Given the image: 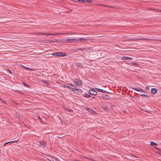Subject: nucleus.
<instances>
[{
	"instance_id": "nucleus-6",
	"label": "nucleus",
	"mask_w": 161,
	"mask_h": 161,
	"mask_svg": "<svg viewBox=\"0 0 161 161\" xmlns=\"http://www.w3.org/2000/svg\"><path fill=\"white\" fill-rule=\"evenodd\" d=\"M39 34H41V35H61L60 33H54V34H52V33H40Z\"/></svg>"
},
{
	"instance_id": "nucleus-30",
	"label": "nucleus",
	"mask_w": 161,
	"mask_h": 161,
	"mask_svg": "<svg viewBox=\"0 0 161 161\" xmlns=\"http://www.w3.org/2000/svg\"><path fill=\"white\" fill-rule=\"evenodd\" d=\"M68 33H60V34H61V35H63V34H68Z\"/></svg>"
},
{
	"instance_id": "nucleus-28",
	"label": "nucleus",
	"mask_w": 161,
	"mask_h": 161,
	"mask_svg": "<svg viewBox=\"0 0 161 161\" xmlns=\"http://www.w3.org/2000/svg\"><path fill=\"white\" fill-rule=\"evenodd\" d=\"M85 0H78V1H79V2H82L83 3H85Z\"/></svg>"
},
{
	"instance_id": "nucleus-25",
	"label": "nucleus",
	"mask_w": 161,
	"mask_h": 161,
	"mask_svg": "<svg viewBox=\"0 0 161 161\" xmlns=\"http://www.w3.org/2000/svg\"><path fill=\"white\" fill-rule=\"evenodd\" d=\"M53 161H59V160L58 159L54 158L53 160Z\"/></svg>"
},
{
	"instance_id": "nucleus-18",
	"label": "nucleus",
	"mask_w": 161,
	"mask_h": 161,
	"mask_svg": "<svg viewBox=\"0 0 161 161\" xmlns=\"http://www.w3.org/2000/svg\"><path fill=\"white\" fill-rule=\"evenodd\" d=\"M79 40L81 42H85L86 41V39L83 38H79Z\"/></svg>"
},
{
	"instance_id": "nucleus-13",
	"label": "nucleus",
	"mask_w": 161,
	"mask_h": 161,
	"mask_svg": "<svg viewBox=\"0 0 161 161\" xmlns=\"http://www.w3.org/2000/svg\"><path fill=\"white\" fill-rule=\"evenodd\" d=\"M102 98L103 99L106 100L109 99V96L108 95H106L102 96Z\"/></svg>"
},
{
	"instance_id": "nucleus-27",
	"label": "nucleus",
	"mask_w": 161,
	"mask_h": 161,
	"mask_svg": "<svg viewBox=\"0 0 161 161\" xmlns=\"http://www.w3.org/2000/svg\"><path fill=\"white\" fill-rule=\"evenodd\" d=\"M86 97H90V96H89V94H86Z\"/></svg>"
},
{
	"instance_id": "nucleus-7",
	"label": "nucleus",
	"mask_w": 161,
	"mask_h": 161,
	"mask_svg": "<svg viewBox=\"0 0 161 161\" xmlns=\"http://www.w3.org/2000/svg\"><path fill=\"white\" fill-rule=\"evenodd\" d=\"M54 158V157L50 156H47L46 158L47 159L50 161H53Z\"/></svg>"
},
{
	"instance_id": "nucleus-4",
	"label": "nucleus",
	"mask_w": 161,
	"mask_h": 161,
	"mask_svg": "<svg viewBox=\"0 0 161 161\" xmlns=\"http://www.w3.org/2000/svg\"><path fill=\"white\" fill-rule=\"evenodd\" d=\"M66 41V42H79L78 39H67Z\"/></svg>"
},
{
	"instance_id": "nucleus-16",
	"label": "nucleus",
	"mask_w": 161,
	"mask_h": 161,
	"mask_svg": "<svg viewBox=\"0 0 161 161\" xmlns=\"http://www.w3.org/2000/svg\"><path fill=\"white\" fill-rule=\"evenodd\" d=\"M142 40H148V41H152V40H154V41H156V39H145V38H142L141 39Z\"/></svg>"
},
{
	"instance_id": "nucleus-31",
	"label": "nucleus",
	"mask_w": 161,
	"mask_h": 161,
	"mask_svg": "<svg viewBox=\"0 0 161 161\" xmlns=\"http://www.w3.org/2000/svg\"><path fill=\"white\" fill-rule=\"evenodd\" d=\"M92 99L93 100L97 99H96V97H92Z\"/></svg>"
},
{
	"instance_id": "nucleus-19",
	"label": "nucleus",
	"mask_w": 161,
	"mask_h": 161,
	"mask_svg": "<svg viewBox=\"0 0 161 161\" xmlns=\"http://www.w3.org/2000/svg\"><path fill=\"white\" fill-rule=\"evenodd\" d=\"M40 145H39V147H41L42 146H43V147H44L45 146V144L44 142H40Z\"/></svg>"
},
{
	"instance_id": "nucleus-17",
	"label": "nucleus",
	"mask_w": 161,
	"mask_h": 161,
	"mask_svg": "<svg viewBox=\"0 0 161 161\" xmlns=\"http://www.w3.org/2000/svg\"><path fill=\"white\" fill-rule=\"evenodd\" d=\"M17 142V141H13L11 142H6L4 144L3 146H5L8 143H14V142Z\"/></svg>"
},
{
	"instance_id": "nucleus-1",
	"label": "nucleus",
	"mask_w": 161,
	"mask_h": 161,
	"mask_svg": "<svg viewBox=\"0 0 161 161\" xmlns=\"http://www.w3.org/2000/svg\"><path fill=\"white\" fill-rule=\"evenodd\" d=\"M52 55L58 57H63L66 56V54L65 53H62L61 52H57L52 53Z\"/></svg>"
},
{
	"instance_id": "nucleus-5",
	"label": "nucleus",
	"mask_w": 161,
	"mask_h": 161,
	"mask_svg": "<svg viewBox=\"0 0 161 161\" xmlns=\"http://www.w3.org/2000/svg\"><path fill=\"white\" fill-rule=\"evenodd\" d=\"M89 92L90 94H92L93 95H96L97 94V92L93 90H89Z\"/></svg>"
},
{
	"instance_id": "nucleus-9",
	"label": "nucleus",
	"mask_w": 161,
	"mask_h": 161,
	"mask_svg": "<svg viewBox=\"0 0 161 161\" xmlns=\"http://www.w3.org/2000/svg\"><path fill=\"white\" fill-rule=\"evenodd\" d=\"M96 89L98 92H101L103 93H108L107 92L105 91L102 89H100L98 88H96Z\"/></svg>"
},
{
	"instance_id": "nucleus-24",
	"label": "nucleus",
	"mask_w": 161,
	"mask_h": 161,
	"mask_svg": "<svg viewBox=\"0 0 161 161\" xmlns=\"http://www.w3.org/2000/svg\"><path fill=\"white\" fill-rule=\"evenodd\" d=\"M141 96L142 97H147V95L145 94H141Z\"/></svg>"
},
{
	"instance_id": "nucleus-3",
	"label": "nucleus",
	"mask_w": 161,
	"mask_h": 161,
	"mask_svg": "<svg viewBox=\"0 0 161 161\" xmlns=\"http://www.w3.org/2000/svg\"><path fill=\"white\" fill-rule=\"evenodd\" d=\"M72 86L74 87V85H72V84H68L67 87H68L69 88V89H72V90L75 92H77V91L79 90V89L75 88L74 87H71Z\"/></svg>"
},
{
	"instance_id": "nucleus-8",
	"label": "nucleus",
	"mask_w": 161,
	"mask_h": 161,
	"mask_svg": "<svg viewBox=\"0 0 161 161\" xmlns=\"http://www.w3.org/2000/svg\"><path fill=\"white\" fill-rule=\"evenodd\" d=\"M86 109L87 110L88 112H90V113H96V112L93 111V110H92V109L90 108H86Z\"/></svg>"
},
{
	"instance_id": "nucleus-10",
	"label": "nucleus",
	"mask_w": 161,
	"mask_h": 161,
	"mask_svg": "<svg viewBox=\"0 0 161 161\" xmlns=\"http://www.w3.org/2000/svg\"><path fill=\"white\" fill-rule=\"evenodd\" d=\"M157 92V89L155 88H153L151 90V92L153 94L156 93Z\"/></svg>"
},
{
	"instance_id": "nucleus-29",
	"label": "nucleus",
	"mask_w": 161,
	"mask_h": 161,
	"mask_svg": "<svg viewBox=\"0 0 161 161\" xmlns=\"http://www.w3.org/2000/svg\"><path fill=\"white\" fill-rule=\"evenodd\" d=\"M48 43H51L52 42V40H48Z\"/></svg>"
},
{
	"instance_id": "nucleus-22",
	"label": "nucleus",
	"mask_w": 161,
	"mask_h": 161,
	"mask_svg": "<svg viewBox=\"0 0 161 161\" xmlns=\"http://www.w3.org/2000/svg\"><path fill=\"white\" fill-rule=\"evenodd\" d=\"M22 83L25 86L28 87H30V86L29 85H28L26 83H23V82H22Z\"/></svg>"
},
{
	"instance_id": "nucleus-15",
	"label": "nucleus",
	"mask_w": 161,
	"mask_h": 161,
	"mask_svg": "<svg viewBox=\"0 0 161 161\" xmlns=\"http://www.w3.org/2000/svg\"><path fill=\"white\" fill-rule=\"evenodd\" d=\"M131 64L132 65L135 66H138L139 65L138 64V63L136 62H132Z\"/></svg>"
},
{
	"instance_id": "nucleus-21",
	"label": "nucleus",
	"mask_w": 161,
	"mask_h": 161,
	"mask_svg": "<svg viewBox=\"0 0 161 161\" xmlns=\"http://www.w3.org/2000/svg\"><path fill=\"white\" fill-rule=\"evenodd\" d=\"M141 39L142 38H134L133 39H132L131 40L134 41H137V40H142Z\"/></svg>"
},
{
	"instance_id": "nucleus-12",
	"label": "nucleus",
	"mask_w": 161,
	"mask_h": 161,
	"mask_svg": "<svg viewBox=\"0 0 161 161\" xmlns=\"http://www.w3.org/2000/svg\"><path fill=\"white\" fill-rule=\"evenodd\" d=\"M131 88L137 91H141L143 92H145V91L142 90L140 89L136 88L131 87Z\"/></svg>"
},
{
	"instance_id": "nucleus-11",
	"label": "nucleus",
	"mask_w": 161,
	"mask_h": 161,
	"mask_svg": "<svg viewBox=\"0 0 161 161\" xmlns=\"http://www.w3.org/2000/svg\"><path fill=\"white\" fill-rule=\"evenodd\" d=\"M122 60H127V59H130V60L132 59V58L129 57H123L122 58Z\"/></svg>"
},
{
	"instance_id": "nucleus-35",
	"label": "nucleus",
	"mask_w": 161,
	"mask_h": 161,
	"mask_svg": "<svg viewBox=\"0 0 161 161\" xmlns=\"http://www.w3.org/2000/svg\"><path fill=\"white\" fill-rule=\"evenodd\" d=\"M146 89H148V87H146Z\"/></svg>"
},
{
	"instance_id": "nucleus-34",
	"label": "nucleus",
	"mask_w": 161,
	"mask_h": 161,
	"mask_svg": "<svg viewBox=\"0 0 161 161\" xmlns=\"http://www.w3.org/2000/svg\"><path fill=\"white\" fill-rule=\"evenodd\" d=\"M26 69H27V70H29V68H27V67Z\"/></svg>"
},
{
	"instance_id": "nucleus-14",
	"label": "nucleus",
	"mask_w": 161,
	"mask_h": 161,
	"mask_svg": "<svg viewBox=\"0 0 161 161\" xmlns=\"http://www.w3.org/2000/svg\"><path fill=\"white\" fill-rule=\"evenodd\" d=\"M86 50V48H78V49H77L76 50V51H75L76 52H77L79 50H81V51H82V50L85 51V50Z\"/></svg>"
},
{
	"instance_id": "nucleus-33",
	"label": "nucleus",
	"mask_w": 161,
	"mask_h": 161,
	"mask_svg": "<svg viewBox=\"0 0 161 161\" xmlns=\"http://www.w3.org/2000/svg\"><path fill=\"white\" fill-rule=\"evenodd\" d=\"M105 110L106 111H107V110L109 111V110L108 109H107V108H106Z\"/></svg>"
},
{
	"instance_id": "nucleus-32",
	"label": "nucleus",
	"mask_w": 161,
	"mask_h": 161,
	"mask_svg": "<svg viewBox=\"0 0 161 161\" xmlns=\"http://www.w3.org/2000/svg\"><path fill=\"white\" fill-rule=\"evenodd\" d=\"M8 70V71H9V73L10 74H12V73L11 72V71L10 70Z\"/></svg>"
},
{
	"instance_id": "nucleus-20",
	"label": "nucleus",
	"mask_w": 161,
	"mask_h": 161,
	"mask_svg": "<svg viewBox=\"0 0 161 161\" xmlns=\"http://www.w3.org/2000/svg\"><path fill=\"white\" fill-rule=\"evenodd\" d=\"M151 145L152 146H157V143H156L153 142H151Z\"/></svg>"
},
{
	"instance_id": "nucleus-23",
	"label": "nucleus",
	"mask_w": 161,
	"mask_h": 161,
	"mask_svg": "<svg viewBox=\"0 0 161 161\" xmlns=\"http://www.w3.org/2000/svg\"><path fill=\"white\" fill-rule=\"evenodd\" d=\"M92 2V0H85V3H90Z\"/></svg>"
},
{
	"instance_id": "nucleus-36",
	"label": "nucleus",
	"mask_w": 161,
	"mask_h": 161,
	"mask_svg": "<svg viewBox=\"0 0 161 161\" xmlns=\"http://www.w3.org/2000/svg\"><path fill=\"white\" fill-rule=\"evenodd\" d=\"M26 68H27V67H24V69H26Z\"/></svg>"
},
{
	"instance_id": "nucleus-26",
	"label": "nucleus",
	"mask_w": 161,
	"mask_h": 161,
	"mask_svg": "<svg viewBox=\"0 0 161 161\" xmlns=\"http://www.w3.org/2000/svg\"><path fill=\"white\" fill-rule=\"evenodd\" d=\"M0 100L3 102L4 103H6V102L4 101H3V99H2L1 98H0Z\"/></svg>"
},
{
	"instance_id": "nucleus-2",
	"label": "nucleus",
	"mask_w": 161,
	"mask_h": 161,
	"mask_svg": "<svg viewBox=\"0 0 161 161\" xmlns=\"http://www.w3.org/2000/svg\"><path fill=\"white\" fill-rule=\"evenodd\" d=\"M74 83L76 86H80L82 85V81L80 80H76L74 81Z\"/></svg>"
}]
</instances>
